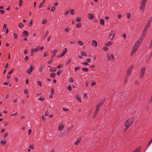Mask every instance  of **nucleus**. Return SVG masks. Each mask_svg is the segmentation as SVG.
<instances>
[{
  "label": "nucleus",
  "instance_id": "20e7f679",
  "mask_svg": "<svg viewBox=\"0 0 152 152\" xmlns=\"http://www.w3.org/2000/svg\"><path fill=\"white\" fill-rule=\"evenodd\" d=\"M145 70L146 68L145 67H142L141 69L140 75V77L141 78H143Z\"/></svg>",
  "mask_w": 152,
  "mask_h": 152
},
{
  "label": "nucleus",
  "instance_id": "4c0bfd02",
  "mask_svg": "<svg viewBox=\"0 0 152 152\" xmlns=\"http://www.w3.org/2000/svg\"><path fill=\"white\" fill-rule=\"evenodd\" d=\"M70 12L72 15H73L75 14L74 11L73 9H71L70 10Z\"/></svg>",
  "mask_w": 152,
  "mask_h": 152
},
{
  "label": "nucleus",
  "instance_id": "09e8293b",
  "mask_svg": "<svg viewBox=\"0 0 152 152\" xmlns=\"http://www.w3.org/2000/svg\"><path fill=\"white\" fill-rule=\"evenodd\" d=\"M34 51L32 49H31V53L30 55L31 56H32L33 55L34 53Z\"/></svg>",
  "mask_w": 152,
  "mask_h": 152
},
{
  "label": "nucleus",
  "instance_id": "bb28decb",
  "mask_svg": "<svg viewBox=\"0 0 152 152\" xmlns=\"http://www.w3.org/2000/svg\"><path fill=\"white\" fill-rule=\"evenodd\" d=\"M38 85L40 87H42V82L40 81H38L37 82Z\"/></svg>",
  "mask_w": 152,
  "mask_h": 152
},
{
  "label": "nucleus",
  "instance_id": "f8f14e48",
  "mask_svg": "<svg viewBox=\"0 0 152 152\" xmlns=\"http://www.w3.org/2000/svg\"><path fill=\"white\" fill-rule=\"evenodd\" d=\"M147 33H145L144 34L143 32H142V33L141 34L140 39L142 40H143L144 38L145 37Z\"/></svg>",
  "mask_w": 152,
  "mask_h": 152
},
{
  "label": "nucleus",
  "instance_id": "f704fd0d",
  "mask_svg": "<svg viewBox=\"0 0 152 152\" xmlns=\"http://www.w3.org/2000/svg\"><path fill=\"white\" fill-rule=\"evenodd\" d=\"M76 26L77 28H80L82 26V25L80 23H79L76 24Z\"/></svg>",
  "mask_w": 152,
  "mask_h": 152
},
{
  "label": "nucleus",
  "instance_id": "c85d7f7f",
  "mask_svg": "<svg viewBox=\"0 0 152 152\" xmlns=\"http://www.w3.org/2000/svg\"><path fill=\"white\" fill-rule=\"evenodd\" d=\"M151 23L147 22V23L146 24V25L145 26L149 28L150 27L151 25Z\"/></svg>",
  "mask_w": 152,
  "mask_h": 152
},
{
  "label": "nucleus",
  "instance_id": "7ed1b4c3",
  "mask_svg": "<svg viewBox=\"0 0 152 152\" xmlns=\"http://www.w3.org/2000/svg\"><path fill=\"white\" fill-rule=\"evenodd\" d=\"M147 1V0H142L140 5V10L142 13H144L145 12V4Z\"/></svg>",
  "mask_w": 152,
  "mask_h": 152
},
{
  "label": "nucleus",
  "instance_id": "774afa93",
  "mask_svg": "<svg viewBox=\"0 0 152 152\" xmlns=\"http://www.w3.org/2000/svg\"><path fill=\"white\" fill-rule=\"evenodd\" d=\"M63 109L64 111H69V110L68 109L66 108L65 107H63Z\"/></svg>",
  "mask_w": 152,
  "mask_h": 152
},
{
  "label": "nucleus",
  "instance_id": "393cba45",
  "mask_svg": "<svg viewBox=\"0 0 152 152\" xmlns=\"http://www.w3.org/2000/svg\"><path fill=\"white\" fill-rule=\"evenodd\" d=\"M64 127V126H63V125H61H61H59V127H58V129L59 130H60V131H61L62 130L63 128Z\"/></svg>",
  "mask_w": 152,
  "mask_h": 152
},
{
  "label": "nucleus",
  "instance_id": "0e129e2a",
  "mask_svg": "<svg viewBox=\"0 0 152 152\" xmlns=\"http://www.w3.org/2000/svg\"><path fill=\"white\" fill-rule=\"evenodd\" d=\"M9 81H6L4 83V85H7L9 84Z\"/></svg>",
  "mask_w": 152,
  "mask_h": 152
},
{
  "label": "nucleus",
  "instance_id": "58836bf2",
  "mask_svg": "<svg viewBox=\"0 0 152 152\" xmlns=\"http://www.w3.org/2000/svg\"><path fill=\"white\" fill-rule=\"evenodd\" d=\"M127 17L128 19H129L131 18V14L129 13H127Z\"/></svg>",
  "mask_w": 152,
  "mask_h": 152
},
{
  "label": "nucleus",
  "instance_id": "e2e57ef3",
  "mask_svg": "<svg viewBox=\"0 0 152 152\" xmlns=\"http://www.w3.org/2000/svg\"><path fill=\"white\" fill-rule=\"evenodd\" d=\"M28 92V90L27 89H25L24 90V93L26 94H27Z\"/></svg>",
  "mask_w": 152,
  "mask_h": 152
},
{
  "label": "nucleus",
  "instance_id": "2f4dec72",
  "mask_svg": "<svg viewBox=\"0 0 152 152\" xmlns=\"http://www.w3.org/2000/svg\"><path fill=\"white\" fill-rule=\"evenodd\" d=\"M82 70L85 72H87L88 71V68H83L82 69Z\"/></svg>",
  "mask_w": 152,
  "mask_h": 152
},
{
  "label": "nucleus",
  "instance_id": "473e14b6",
  "mask_svg": "<svg viewBox=\"0 0 152 152\" xmlns=\"http://www.w3.org/2000/svg\"><path fill=\"white\" fill-rule=\"evenodd\" d=\"M33 49L35 52L38 51L39 50V47L38 46L36 48Z\"/></svg>",
  "mask_w": 152,
  "mask_h": 152
},
{
  "label": "nucleus",
  "instance_id": "a18cd8bd",
  "mask_svg": "<svg viewBox=\"0 0 152 152\" xmlns=\"http://www.w3.org/2000/svg\"><path fill=\"white\" fill-rule=\"evenodd\" d=\"M48 31H47L45 32L44 37V39H45L46 38V36L48 35Z\"/></svg>",
  "mask_w": 152,
  "mask_h": 152
},
{
  "label": "nucleus",
  "instance_id": "f03ea898",
  "mask_svg": "<svg viewBox=\"0 0 152 152\" xmlns=\"http://www.w3.org/2000/svg\"><path fill=\"white\" fill-rule=\"evenodd\" d=\"M140 42L137 41L134 45L132 48V51L130 53L131 56L134 55L137 50L139 47V44Z\"/></svg>",
  "mask_w": 152,
  "mask_h": 152
},
{
  "label": "nucleus",
  "instance_id": "5fc2aeb1",
  "mask_svg": "<svg viewBox=\"0 0 152 152\" xmlns=\"http://www.w3.org/2000/svg\"><path fill=\"white\" fill-rule=\"evenodd\" d=\"M78 44L81 45H83V43L81 41H78Z\"/></svg>",
  "mask_w": 152,
  "mask_h": 152
},
{
  "label": "nucleus",
  "instance_id": "69168bd1",
  "mask_svg": "<svg viewBox=\"0 0 152 152\" xmlns=\"http://www.w3.org/2000/svg\"><path fill=\"white\" fill-rule=\"evenodd\" d=\"M8 132H6L5 133V134L4 135V138H5L6 137H7L8 136Z\"/></svg>",
  "mask_w": 152,
  "mask_h": 152
},
{
  "label": "nucleus",
  "instance_id": "4468645a",
  "mask_svg": "<svg viewBox=\"0 0 152 152\" xmlns=\"http://www.w3.org/2000/svg\"><path fill=\"white\" fill-rule=\"evenodd\" d=\"M58 51V50L57 49H55L53 51H52V53H54V55H52L51 56V57L53 58L56 55V52H57Z\"/></svg>",
  "mask_w": 152,
  "mask_h": 152
},
{
  "label": "nucleus",
  "instance_id": "a878e982",
  "mask_svg": "<svg viewBox=\"0 0 152 152\" xmlns=\"http://www.w3.org/2000/svg\"><path fill=\"white\" fill-rule=\"evenodd\" d=\"M73 126H70L67 129V131L66 132V131H65V132L66 133V134H67L70 131L71 129L72 128Z\"/></svg>",
  "mask_w": 152,
  "mask_h": 152
},
{
  "label": "nucleus",
  "instance_id": "3c124183",
  "mask_svg": "<svg viewBox=\"0 0 152 152\" xmlns=\"http://www.w3.org/2000/svg\"><path fill=\"white\" fill-rule=\"evenodd\" d=\"M44 69V68L42 67V66H40L39 68V71L40 72H42L43 69Z\"/></svg>",
  "mask_w": 152,
  "mask_h": 152
},
{
  "label": "nucleus",
  "instance_id": "5701e85b",
  "mask_svg": "<svg viewBox=\"0 0 152 152\" xmlns=\"http://www.w3.org/2000/svg\"><path fill=\"white\" fill-rule=\"evenodd\" d=\"M6 142V140L5 139H3L1 140V144H3L4 145L5 144Z\"/></svg>",
  "mask_w": 152,
  "mask_h": 152
},
{
  "label": "nucleus",
  "instance_id": "b1692460",
  "mask_svg": "<svg viewBox=\"0 0 152 152\" xmlns=\"http://www.w3.org/2000/svg\"><path fill=\"white\" fill-rule=\"evenodd\" d=\"M81 53V55L83 56H87V54L86 53L84 52V51H81L80 52Z\"/></svg>",
  "mask_w": 152,
  "mask_h": 152
},
{
  "label": "nucleus",
  "instance_id": "8fccbe9b",
  "mask_svg": "<svg viewBox=\"0 0 152 152\" xmlns=\"http://www.w3.org/2000/svg\"><path fill=\"white\" fill-rule=\"evenodd\" d=\"M67 89L69 91L72 90V88L71 86L69 85L67 87Z\"/></svg>",
  "mask_w": 152,
  "mask_h": 152
},
{
  "label": "nucleus",
  "instance_id": "7c9ffc66",
  "mask_svg": "<svg viewBox=\"0 0 152 152\" xmlns=\"http://www.w3.org/2000/svg\"><path fill=\"white\" fill-rule=\"evenodd\" d=\"M62 72V71L61 70H59L57 73V75H59L61 74Z\"/></svg>",
  "mask_w": 152,
  "mask_h": 152
},
{
  "label": "nucleus",
  "instance_id": "338daca9",
  "mask_svg": "<svg viewBox=\"0 0 152 152\" xmlns=\"http://www.w3.org/2000/svg\"><path fill=\"white\" fill-rule=\"evenodd\" d=\"M53 61L52 59H50L48 61V64H50Z\"/></svg>",
  "mask_w": 152,
  "mask_h": 152
},
{
  "label": "nucleus",
  "instance_id": "49530a36",
  "mask_svg": "<svg viewBox=\"0 0 152 152\" xmlns=\"http://www.w3.org/2000/svg\"><path fill=\"white\" fill-rule=\"evenodd\" d=\"M80 69V67L79 66H77L74 68V70L75 72Z\"/></svg>",
  "mask_w": 152,
  "mask_h": 152
},
{
  "label": "nucleus",
  "instance_id": "4d7b16f0",
  "mask_svg": "<svg viewBox=\"0 0 152 152\" xmlns=\"http://www.w3.org/2000/svg\"><path fill=\"white\" fill-rule=\"evenodd\" d=\"M44 4L43 3L41 2L39 6V8H40L42 7Z\"/></svg>",
  "mask_w": 152,
  "mask_h": 152
},
{
  "label": "nucleus",
  "instance_id": "a211bd4d",
  "mask_svg": "<svg viewBox=\"0 0 152 152\" xmlns=\"http://www.w3.org/2000/svg\"><path fill=\"white\" fill-rule=\"evenodd\" d=\"M48 67L50 68H51V66H49ZM50 70L51 72H55L56 70V68H50Z\"/></svg>",
  "mask_w": 152,
  "mask_h": 152
},
{
  "label": "nucleus",
  "instance_id": "de8ad7c7",
  "mask_svg": "<svg viewBox=\"0 0 152 152\" xmlns=\"http://www.w3.org/2000/svg\"><path fill=\"white\" fill-rule=\"evenodd\" d=\"M23 1L22 0H20V2L19 4V6H21L23 4Z\"/></svg>",
  "mask_w": 152,
  "mask_h": 152
},
{
  "label": "nucleus",
  "instance_id": "39448f33",
  "mask_svg": "<svg viewBox=\"0 0 152 152\" xmlns=\"http://www.w3.org/2000/svg\"><path fill=\"white\" fill-rule=\"evenodd\" d=\"M133 67V65H132L127 70V74L128 76H130L131 74V73L132 71Z\"/></svg>",
  "mask_w": 152,
  "mask_h": 152
},
{
  "label": "nucleus",
  "instance_id": "6e6d98bb",
  "mask_svg": "<svg viewBox=\"0 0 152 152\" xmlns=\"http://www.w3.org/2000/svg\"><path fill=\"white\" fill-rule=\"evenodd\" d=\"M48 54V51H46L44 53V56L46 57L47 56Z\"/></svg>",
  "mask_w": 152,
  "mask_h": 152
},
{
  "label": "nucleus",
  "instance_id": "dca6fc26",
  "mask_svg": "<svg viewBox=\"0 0 152 152\" xmlns=\"http://www.w3.org/2000/svg\"><path fill=\"white\" fill-rule=\"evenodd\" d=\"M76 99L78 101L80 102H82L81 99L80 98H79L78 95H76L75 96Z\"/></svg>",
  "mask_w": 152,
  "mask_h": 152
},
{
  "label": "nucleus",
  "instance_id": "c9c22d12",
  "mask_svg": "<svg viewBox=\"0 0 152 152\" xmlns=\"http://www.w3.org/2000/svg\"><path fill=\"white\" fill-rule=\"evenodd\" d=\"M71 61V59H69L66 62V65H68L70 62Z\"/></svg>",
  "mask_w": 152,
  "mask_h": 152
},
{
  "label": "nucleus",
  "instance_id": "c03bdc74",
  "mask_svg": "<svg viewBox=\"0 0 152 152\" xmlns=\"http://www.w3.org/2000/svg\"><path fill=\"white\" fill-rule=\"evenodd\" d=\"M24 25L21 23H20L18 24V26L19 27H24Z\"/></svg>",
  "mask_w": 152,
  "mask_h": 152
},
{
  "label": "nucleus",
  "instance_id": "423d86ee",
  "mask_svg": "<svg viewBox=\"0 0 152 152\" xmlns=\"http://www.w3.org/2000/svg\"><path fill=\"white\" fill-rule=\"evenodd\" d=\"M34 68V66L32 64H31L30 65V68L28 69V71H27V73H28V74H30L31 72L33 71Z\"/></svg>",
  "mask_w": 152,
  "mask_h": 152
},
{
  "label": "nucleus",
  "instance_id": "052dcab7",
  "mask_svg": "<svg viewBox=\"0 0 152 152\" xmlns=\"http://www.w3.org/2000/svg\"><path fill=\"white\" fill-rule=\"evenodd\" d=\"M7 26V25L6 24H4L3 27L4 31L6 29Z\"/></svg>",
  "mask_w": 152,
  "mask_h": 152
},
{
  "label": "nucleus",
  "instance_id": "13d9d810",
  "mask_svg": "<svg viewBox=\"0 0 152 152\" xmlns=\"http://www.w3.org/2000/svg\"><path fill=\"white\" fill-rule=\"evenodd\" d=\"M69 82H71L72 83H73L74 81V80H73V79L72 78H69Z\"/></svg>",
  "mask_w": 152,
  "mask_h": 152
},
{
  "label": "nucleus",
  "instance_id": "f257e3e1",
  "mask_svg": "<svg viewBox=\"0 0 152 152\" xmlns=\"http://www.w3.org/2000/svg\"><path fill=\"white\" fill-rule=\"evenodd\" d=\"M134 120L135 118L134 117H132L128 118L126 121L125 124V126L126 127V128L124 129V131H126L129 127L133 124Z\"/></svg>",
  "mask_w": 152,
  "mask_h": 152
},
{
  "label": "nucleus",
  "instance_id": "ddd939ff",
  "mask_svg": "<svg viewBox=\"0 0 152 152\" xmlns=\"http://www.w3.org/2000/svg\"><path fill=\"white\" fill-rule=\"evenodd\" d=\"M23 36L26 37H27L29 34L28 32L26 31H24L23 32Z\"/></svg>",
  "mask_w": 152,
  "mask_h": 152
},
{
  "label": "nucleus",
  "instance_id": "aec40b11",
  "mask_svg": "<svg viewBox=\"0 0 152 152\" xmlns=\"http://www.w3.org/2000/svg\"><path fill=\"white\" fill-rule=\"evenodd\" d=\"M100 110L99 107V106H96V109L95 111V113L98 114L99 111Z\"/></svg>",
  "mask_w": 152,
  "mask_h": 152
},
{
  "label": "nucleus",
  "instance_id": "79ce46f5",
  "mask_svg": "<svg viewBox=\"0 0 152 152\" xmlns=\"http://www.w3.org/2000/svg\"><path fill=\"white\" fill-rule=\"evenodd\" d=\"M45 99V98L43 97H40L38 99V100H41L43 101Z\"/></svg>",
  "mask_w": 152,
  "mask_h": 152
},
{
  "label": "nucleus",
  "instance_id": "72a5a7b5",
  "mask_svg": "<svg viewBox=\"0 0 152 152\" xmlns=\"http://www.w3.org/2000/svg\"><path fill=\"white\" fill-rule=\"evenodd\" d=\"M152 17H150L149 18L148 22H149V23H152Z\"/></svg>",
  "mask_w": 152,
  "mask_h": 152
},
{
  "label": "nucleus",
  "instance_id": "412c9836",
  "mask_svg": "<svg viewBox=\"0 0 152 152\" xmlns=\"http://www.w3.org/2000/svg\"><path fill=\"white\" fill-rule=\"evenodd\" d=\"M141 148V147H139L138 148L136 149L134 151H133L132 152H140V149Z\"/></svg>",
  "mask_w": 152,
  "mask_h": 152
},
{
  "label": "nucleus",
  "instance_id": "f3484780",
  "mask_svg": "<svg viewBox=\"0 0 152 152\" xmlns=\"http://www.w3.org/2000/svg\"><path fill=\"white\" fill-rule=\"evenodd\" d=\"M92 45L96 47L97 46V44L96 41L95 40H93L92 41Z\"/></svg>",
  "mask_w": 152,
  "mask_h": 152
},
{
  "label": "nucleus",
  "instance_id": "603ef678",
  "mask_svg": "<svg viewBox=\"0 0 152 152\" xmlns=\"http://www.w3.org/2000/svg\"><path fill=\"white\" fill-rule=\"evenodd\" d=\"M70 13V11L69 10H68L65 12L64 13V15L66 16V15L69 13Z\"/></svg>",
  "mask_w": 152,
  "mask_h": 152
},
{
  "label": "nucleus",
  "instance_id": "0eeeda50",
  "mask_svg": "<svg viewBox=\"0 0 152 152\" xmlns=\"http://www.w3.org/2000/svg\"><path fill=\"white\" fill-rule=\"evenodd\" d=\"M107 59L110 61L111 60V61H114V57L113 54H111L110 55L108 53H107Z\"/></svg>",
  "mask_w": 152,
  "mask_h": 152
},
{
  "label": "nucleus",
  "instance_id": "cd10ccee",
  "mask_svg": "<svg viewBox=\"0 0 152 152\" xmlns=\"http://www.w3.org/2000/svg\"><path fill=\"white\" fill-rule=\"evenodd\" d=\"M56 74L55 73H51L50 75V77L54 78V77L56 76Z\"/></svg>",
  "mask_w": 152,
  "mask_h": 152
},
{
  "label": "nucleus",
  "instance_id": "9d476101",
  "mask_svg": "<svg viewBox=\"0 0 152 152\" xmlns=\"http://www.w3.org/2000/svg\"><path fill=\"white\" fill-rule=\"evenodd\" d=\"M81 137H79V138H78L77 139V140H76V142L75 143V145H78L81 141Z\"/></svg>",
  "mask_w": 152,
  "mask_h": 152
},
{
  "label": "nucleus",
  "instance_id": "6ab92c4d",
  "mask_svg": "<svg viewBox=\"0 0 152 152\" xmlns=\"http://www.w3.org/2000/svg\"><path fill=\"white\" fill-rule=\"evenodd\" d=\"M112 44L111 42H108L105 44V46L107 47L110 46Z\"/></svg>",
  "mask_w": 152,
  "mask_h": 152
},
{
  "label": "nucleus",
  "instance_id": "bf43d9fd",
  "mask_svg": "<svg viewBox=\"0 0 152 152\" xmlns=\"http://www.w3.org/2000/svg\"><path fill=\"white\" fill-rule=\"evenodd\" d=\"M47 21V19H46V20L44 19L43 20V21H42V24H45L46 23Z\"/></svg>",
  "mask_w": 152,
  "mask_h": 152
},
{
  "label": "nucleus",
  "instance_id": "2eb2a0df",
  "mask_svg": "<svg viewBox=\"0 0 152 152\" xmlns=\"http://www.w3.org/2000/svg\"><path fill=\"white\" fill-rule=\"evenodd\" d=\"M148 29H149V28L145 26V27L144 28V30L143 31V33L144 34H145V33H147V31H148Z\"/></svg>",
  "mask_w": 152,
  "mask_h": 152
},
{
  "label": "nucleus",
  "instance_id": "680f3d73",
  "mask_svg": "<svg viewBox=\"0 0 152 152\" xmlns=\"http://www.w3.org/2000/svg\"><path fill=\"white\" fill-rule=\"evenodd\" d=\"M103 50L107 51L108 50V48L106 47H104L103 48Z\"/></svg>",
  "mask_w": 152,
  "mask_h": 152
},
{
  "label": "nucleus",
  "instance_id": "a19ab883",
  "mask_svg": "<svg viewBox=\"0 0 152 152\" xmlns=\"http://www.w3.org/2000/svg\"><path fill=\"white\" fill-rule=\"evenodd\" d=\"M56 8V7L55 5H53L51 10V11H54L55 10Z\"/></svg>",
  "mask_w": 152,
  "mask_h": 152
},
{
  "label": "nucleus",
  "instance_id": "4be33fe9",
  "mask_svg": "<svg viewBox=\"0 0 152 152\" xmlns=\"http://www.w3.org/2000/svg\"><path fill=\"white\" fill-rule=\"evenodd\" d=\"M104 101L101 102L99 103L96 106H99V107L100 106H101L103 105V104L104 103Z\"/></svg>",
  "mask_w": 152,
  "mask_h": 152
},
{
  "label": "nucleus",
  "instance_id": "1a4fd4ad",
  "mask_svg": "<svg viewBox=\"0 0 152 152\" xmlns=\"http://www.w3.org/2000/svg\"><path fill=\"white\" fill-rule=\"evenodd\" d=\"M67 52V50H66V48H65L64 49V50L63 51V52L60 54L58 56V57H61L64 56L66 53Z\"/></svg>",
  "mask_w": 152,
  "mask_h": 152
},
{
  "label": "nucleus",
  "instance_id": "9b49d317",
  "mask_svg": "<svg viewBox=\"0 0 152 152\" xmlns=\"http://www.w3.org/2000/svg\"><path fill=\"white\" fill-rule=\"evenodd\" d=\"M94 18L93 15L91 13L89 14L88 15V18L90 20H92Z\"/></svg>",
  "mask_w": 152,
  "mask_h": 152
},
{
  "label": "nucleus",
  "instance_id": "864d4df0",
  "mask_svg": "<svg viewBox=\"0 0 152 152\" xmlns=\"http://www.w3.org/2000/svg\"><path fill=\"white\" fill-rule=\"evenodd\" d=\"M63 67L62 64H59L57 67V68H62Z\"/></svg>",
  "mask_w": 152,
  "mask_h": 152
},
{
  "label": "nucleus",
  "instance_id": "ea45409f",
  "mask_svg": "<svg viewBox=\"0 0 152 152\" xmlns=\"http://www.w3.org/2000/svg\"><path fill=\"white\" fill-rule=\"evenodd\" d=\"M69 30H70L69 28L68 27H67L65 29L64 31L65 32H66L67 33L69 31Z\"/></svg>",
  "mask_w": 152,
  "mask_h": 152
},
{
  "label": "nucleus",
  "instance_id": "37998d69",
  "mask_svg": "<svg viewBox=\"0 0 152 152\" xmlns=\"http://www.w3.org/2000/svg\"><path fill=\"white\" fill-rule=\"evenodd\" d=\"M127 80H128V78H127V77H126L125 78V80H124V81L123 82V83L124 84H126V83L127 82Z\"/></svg>",
  "mask_w": 152,
  "mask_h": 152
},
{
  "label": "nucleus",
  "instance_id": "c756f323",
  "mask_svg": "<svg viewBox=\"0 0 152 152\" xmlns=\"http://www.w3.org/2000/svg\"><path fill=\"white\" fill-rule=\"evenodd\" d=\"M100 21L101 25H102L103 26H104V20L103 19H101L100 20Z\"/></svg>",
  "mask_w": 152,
  "mask_h": 152
},
{
  "label": "nucleus",
  "instance_id": "e433bc0d",
  "mask_svg": "<svg viewBox=\"0 0 152 152\" xmlns=\"http://www.w3.org/2000/svg\"><path fill=\"white\" fill-rule=\"evenodd\" d=\"M81 19L80 17H78L76 19V20L77 22H79L81 21Z\"/></svg>",
  "mask_w": 152,
  "mask_h": 152
},
{
  "label": "nucleus",
  "instance_id": "6e6552de",
  "mask_svg": "<svg viewBox=\"0 0 152 152\" xmlns=\"http://www.w3.org/2000/svg\"><path fill=\"white\" fill-rule=\"evenodd\" d=\"M115 35V33L114 31H111L109 37V39L111 40H113V39Z\"/></svg>",
  "mask_w": 152,
  "mask_h": 152
}]
</instances>
